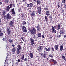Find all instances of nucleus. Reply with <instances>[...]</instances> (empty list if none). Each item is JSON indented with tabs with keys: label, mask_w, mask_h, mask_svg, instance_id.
<instances>
[{
	"label": "nucleus",
	"mask_w": 66,
	"mask_h": 66,
	"mask_svg": "<svg viewBox=\"0 0 66 66\" xmlns=\"http://www.w3.org/2000/svg\"><path fill=\"white\" fill-rule=\"evenodd\" d=\"M53 63H54V64H53V65H55V64H57V62L55 60L53 62Z\"/></svg>",
	"instance_id": "obj_31"
},
{
	"label": "nucleus",
	"mask_w": 66,
	"mask_h": 66,
	"mask_svg": "<svg viewBox=\"0 0 66 66\" xmlns=\"http://www.w3.org/2000/svg\"><path fill=\"white\" fill-rule=\"evenodd\" d=\"M24 56L23 54H22V56L20 58V59L21 60H21V62H23V61H22V60H24Z\"/></svg>",
	"instance_id": "obj_13"
},
{
	"label": "nucleus",
	"mask_w": 66,
	"mask_h": 66,
	"mask_svg": "<svg viewBox=\"0 0 66 66\" xmlns=\"http://www.w3.org/2000/svg\"><path fill=\"white\" fill-rule=\"evenodd\" d=\"M54 47L55 50H58V48H59V47H58V45H55L54 46Z\"/></svg>",
	"instance_id": "obj_23"
},
{
	"label": "nucleus",
	"mask_w": 66,
	"mask_h": 66,
	"mask_svg": "<svg viewBox=\"0 0 66 66\" xmlns=\"http://www.w3.org/2000/svg\"><path fill=\"white\" fill-rule=\"evenodd\" d=\"M36 39V36L35 35L33 36L32 38H30V44H31V45L32 46H33L35 44V42H34L35 40L34 39Z\"/></svg>",
	"instance_id": "obj_2"
},
{
	"label": "nucleus",
	"mask_w": 66,
	"mask_h": 66,
	"mask_svg": "<svg viewBox=\"0 0 66 66\" xmlns=\"http://www.w3.org/2000/svg\"><path fill=\"white\" fill-rule=\"evenodd\" d=\"M61 13H64V10H62L61 11Z\"/></svg>",
	"instance_id": "obj_58"
},
{
	"label": "nucleus",
	"mask_w": 66,
	"mask_h": 66,
	"mask_svg": "<svg viewBox=\"0 0 66 66\" xmlns=\"http://www.w3.org/2000/svg\"><path fill=\"white\" fill-rule=\"evenodd\" d=\"M1 4H2V3L0 2V5H1Z\"/></svg>",
	"instance_id": "obj_59"
},
{
	"label": "nucleus",
	"mask_w": 66,
	"mask_h": 66,
	"mask_svg": "<svg viewBox=\"0 0 66 66\" xmlns=\"http://www.w3.org/2000/svg\"><path fill=\"white\" fill-rule=\"evenodd\" d=\"M5 40V38H4L3 39V41H4V40Z\"/></svg>",
	"instance_id": "obj_56"
},
{
	"label": "nucleus",
	"mask_w": 66,
	"mask_h": 66,
	"mask_svg": "<svg viewBox=\"0 0 66 66\" xmlns=\"http://www.w3.org/2000/svg\"><path fill=\"white\" fill-rule=\"evenodd\" d=\"M40 46H42V47H43V44L41 43L40 44Z\"/></svg>",
	"instance_id": "obj_53"
},
{
	"label": "nucleus",
	"mask_w": 66,
	"mask_h": 66,
	"mask_svg": "<svg viewBox=\"0 0 66 66\" xmlns=\"http://www.w3.org/2000/svg\"><path fill=\"white\" fill-rule=\"evenodd\" d=\"M37 30H40L41 29L40 26L39 25V24L38 25L36 26Z\"/></svg>",
	"instance_id": "obj_18"
},
{
	"label": "nucleus",
	"mask_w": 66,
	"mask_h": 66,
	"mask_svg": "<svg viewBox=\"0 0 66 66\" xmlns=\"http://www.w3.org/2000/svg\"><path fill=\"white\" fill-rule=\"evenodd\" d=\"M19 10H20V11H21L22 10L21 8H20L19 9Z\"/></svg>",
	"instance_id": "obj_62"
},
{
	"label": "nucleus",
	"mask_w": 66,
	"mask_h": 66,
	"mask_svg": "<svg viewBox=\"0 0 66 66\" xmlns=\"http://www.w3.org/2000/svg\"><path fill=\"white\" fill-rule=\"evenodd\" d=\"M49 18H52V15H50L49 16Z\"/></svg>",
	"instance_id": "obj_40"
},
{
	"label": "nucleus",
	"mask_w": 66,
	"mask_h": 66,
	"mask_svg": "<svg viewBox=\"0 0 66 66\" xmlns=\"http://www.w3.org/2000/svg\"><path fill=\"white\" fill-rule=\"evenodd\" d=\"M61 27V26L60 24H59L57 25V30H60V28Z\"/></svg>",
	"instance_id": "obj_27"
},
{
	"label": "nucleus",
	"mask_w": 66,
	"mask_h": 66,
	"mask_svg": "<svg viewBox=\"0 0 66 66\" xmlns=\"http://www.w3.org/2000/svg\"><path fill=\"white\" fill-rule=\"evenodd\" d=\"M18 48H17L16 50L17 54H19L20 53V52L21 51V45L19 44L18 45Z\"/></svg>",
	"instance_id": "obj_3"
},
{
	"label": "nucleus",
	"mask_w": 66,
	"mask_h": 66,
	"mask_svg": "<svg viewBox=\"0 0 66 66\" xmlns=\"http://www.w3.org/2000/svg\"><path fill=\"white\" fill-rule=\"evenodd\" d=\"M50 11H47L46 12V15L47 16H49L50 15Z\"/></svg>",
	"instance_id": "obj_15"
},
{
	"label": "nucleus",
	"mask_w": 66,
	"mask_h": 66,
	"mask_svg": "<svg viewBox=\"0 0 66 66\" xmlns=\"http://www.w3.org/2000/svg\"><path fill=\"white\" fill-rule=\"evenodd\" d=\"M43 47L42 46H40L38 47V51L39 52H40V51H42L43 49Z\"/></svg>",
	"instance_id": "obj_10"
},
{
	"label": "nucleus",
	"mask_w": 66,
	"mask_h": 66,
	"mask_svg": "<svg viewBox=\"0 0 66 66\" xmlns=\"http://www.w3.org/2000/svg\"><path fill=\"white\" fill-rule=\"evenodd\" d=\"M37 31L39 33H40L41 32V29H40L37 30Z\"/></svg>",
	"instance_id": "obj_36"
},
{
	"label": "nucleus",
	"mask_w": 66,
	"mask_h": 66,
	"mask_svg": "<svg viewBox=\"0 0 66 66\" xmlns=\"http://www.w3.org/2000/svg\"><path fill=\"white\" fill-rule=\"evenodd\" d=\"M10 7L12 9L13 7V4L11 3L10 5Z\"/></svg>",
	"instance_id": "obj_34"
},
{
	"label": "nucleus",
	"mask_w": 66,
	"mask_h": 66,
	"mask_svg": "<svg viewBox=\"0 0 66 66\" xmlns=\"http://www.w3.org/2000/svg\"><path fill=\"white\" fill-rule=\"evenodd\" d=\"M42 38H44L45 37V36H44V35H42Z\"/></svg>",
	"instance_id": "obj_50"
},
{
	"label": "nucleus",
	"mask_w": 66,
	"mask_h": 66,
	"mask_svg": "<svg viewBox=\"0 0 66 66\" xmlns=\"http://www.w3.org/2000/svg\"><path fill=\"white\" fill-rule=\"evenodd\" d=\"M24 17V14H22V16H21L22 18V19Z\"/></svg>",
	"instance_id": "obj_46"
},
{
	"label": "nucleus",
	"mask_w": 66,
	"mask_h": 66,
	"mask_svg": "<svg viewBox=\"0 0 66 66\" xmlns=\"http://www.w3.org/2000/svg\"><path fill=\"white\" fill-rule=\"evenodd\" d=\"M41 2L39 0H37V5H39L41 4Z\"/></svg>",
	"instance_id": "obj_19"
},
{
	"label": "nucleus",
	"mask_w": 66,
	"mask_h": 66,
	"mask_svg": "<svg viewBox=\"0 0 66 66\" xmlns=\"http://www.w3.org/2000/svg\"><path fill=\"white\" fill-rule=\"evenodd\" d=\"M54 27L55 29H57V25H55V26H54Z\"/></svg>",
	"instance_id": "obj_42"
},
{
	"label": "nucleus",
	"mask_w": 66,
	"mask_h": 66,
	"mask_svg": "<svg viewBox=\"0 0 66 66\" xmlns=\"http://www.w3.org/2000/svg\"><path fill=\"white\" fill-rule=\"evenodd\" d=\"M12 46L13 47H15V45L13 43L12 44Z\"/></svg>",
	"instance_id": "obj_49"
},
{
	"label": "nucleus",
	"mask_w": 66,
	"mask_h": 66,
	"mask_svg": "<svg viewBox=\"0 0 66 66\" xmlns=\"http://www.w3.org/2000/svg\"><path fill=\"white\" fill-rule=\"evenodd\" d=\"M60 34H64V29L63 28H61L60 30Z\"/></svg>",
	"instance_id": "obj_7"
},
{
	"label": "nucleus",
	"mask_w": 66,
	"mask_h": 66,
	"mask_svg": "<svg viewBox=\"0 0 66 66\" xmlns=\"http://www.w3.org/2000/svg\"><path fill=\"white\" fill-rule=\"evenodd\" d=\"M12 52L13 53H15V52L16 51V49L15 48H13L12 50Z\"/></svg>",
	"instance_id": "obj_29"
},
{
	"label": "nucleus",
	"mask_w": 66,
	"mask_h": 66,
	"mask_svg": "<svg viewBox=\"0 0 66 66\" xmlns=\"http://www.w3.org/2000/svg\"><path fill=\"white\" fill-rule=\"evenodd\" d=\"M49 57H51L52 58H53V57L52 54H50L49 55Z\"/></svg>",
	"instance_id": "obj_35"
},
{
	"label": "nucleus",
	"mask_w": 66,
	"mask_h": 66,
	"mask_svg": "<svg viewBox=\"0 0 66 66\" xmlns=\"http://www.w3.org/2000/svg\"><path fill=\"white\" fill-rule=\"evenodd\" d=\"M22 28L23 32H27L26 27L25 26H23L22 27Z\"/></svg>",
	"instance_id": "obj_6"
},
{
	"label": "nucleus",
	"mask_w": 66,
	"mask_h": 66,
	"mask_svg": "<svg viewBox=\"0 0 66 66\" xmlns=\"http://www.w3.org/2000/svg\"><path fill=\"white\" fill-rule=\"evenodd\" d=\"M4 34H3V33L1 32V33H0V36H3V35Z\"/></svg>",
	"instance_id": "obj_43"
},
{
	"label": "nucleus",
	"mask_w": 66,
	"mask_h": 66,
	"mask_svg": "<svg viewBox=\"0 0 66 66\" xmlns=\"http://www.w3.org/2000/svg\"><path fill=\"white\" fill-rule=\"evenodd\" d=\"M63 46H64V44H62L60 46V51H62L63 49Z\"/></svg>",
	"instance_id": "obj_11"
},
{
	"label": "nucleus",
	"mask_w": 66,
	"mask_h": 66,
	"mask_svg": "<svg viewBox=\"0 0 66 66\" xmlns=\"http://www.w3.org/2000/svg\"><path fill=\"white\" fill-rule=\"evenodd\" d=\"M13 7H15V4H13Z\"/></svg>",
	"instance_id": "obj_61"
},
{
	"label": "nucleus",
	"mask_w": 66,
	"mask_h": 66,
	"mask_svg": "<svg viewBox=\"0 0 66 66\" xmlns=\"http://www.w3.org/2000/svg\"><path fill=\"white\" fill-rule=\"evenodd\" d=\"M61 36L60 35H59L58 36V37L59 38H60V37H61Z\"/></svg>",
	"instance_id": "obj_54"
},
{
	"label": "nucleus",
	"mask_w": 66,
	"mask_h": 66,
	"mask_svg": "<svg viewBox=\"0 0 66 66\" xmlns=\"http://www.w3.org/2000/svg\"><path fill=\"white\" fill-rule=\"evenodd\" d=\"M44 9L45 11H47V10H48V8H47V7H44Z\"/></svg>",
	"instance_id": "obj_41"
},
{
	"label": "nucleus",
	"mask_w": 66,
	"mask_h": 66,
	"mask_svg": "<svg viewBox=\"0 0 66 66\" xmlns=\"http://www.w3.org/2000/svg\"><path fill=\"white\" fill-rule=\"evenodd\" d=\"M29 7H32L33 6V4L32 3H30L29 4Z\"/></svg>",
	"instance_id": "obj_24"
},
{
	"label": "nucleus",
	"mask_w": 66,
	"mask_h": 66,
	"mask_svg": "<svg viewBox=\"0 0 66 66\" xmlns=\"http://www.w3.org/2000/svg\"><path fill=\"white\" fill-rule=\"evenodd\" d=\"M24 61L25 62H27V58H25L24 59Z\"/></svg>",
	"instance_id": "obj_45"
},
{
	"label": "nucleus",
	"mask_w": 66,
	"mask_h": 66,
	"mask_svg": "<svg viewBox=\"0 0 66 66\" xmlns=\"http://www.w3.org/2000/svg\"><path fill=\"white\" fill-rule=\"evenodd\" d=\"M11 12H12V14L13 15H14L15 14V10L13 8L11 9L10 11Z\"/></svg>",
	"instance_id": "obj_14"
},
{
	"label": "nucleus",
	"mask_w": 66,
	"mask_h": 66,
	"mask_svg": "<svg viewBox=\"0 0 66 66\" xmlns=\"http://www.w3.org/2000/svg\"><path fill=\"white\" fill-rule=\"evenodd\" d=\"M30 5H29V4H27L26 5V6L27 7H29Z\"/></svg>",
	"instance_id": "obj_48"
},
{
	"label": "nucleus",
	"mask_w": 66,
	"mask_h": 66,
	"mask_svg": "<svg viewBox=\"0 0 66 66\" xmlns=\"http://www.w3.org/2000/svg\"><path fill=\"white\" fill-rule=\"evenodd\" d=\"M13 22H15L13 21H11L9 23V26H13Z\"/></svg>",
	"instance_id": "obj_20"
},
{
	"label": "nucleus",
	"mask_w": 66,
	"mask_h": 66,
	"mask_svg": "<svg viewBox=\"0 0 66 66\" xmlns=\"http://www.w3.org/2000/svg\"><path fill=\"white\" fill-rule=\"evenodd\" d=\"M66 37V35H65L64 36V38H65Z\"/></svg>",
	"instance_id": "obj_60"
},
{
	"label": "nucleus",
	"mask_w": 66,
	"mask_h": 66,
	"mask_svg": "<svg viewBox=\"0 0 66 66\" xmlns=\"http://www.w3.org/2000/svg\"><path fill=\"white\" fill-rule=\"evenodd\" d=\"M22 23L23 26H24L26 24V22L24 21H23Z\"/></svg>",
	"instance_id": "obj_25"
},
{
	"label": "nucleus",
	"mask_w": 66,
	"mask_h": 66,
	"mask_svg": "<svg viewBox=\"0 0 66 66\" xmlns=\"http://www.w3.org/2000/svg\"><path fill=\"white\" fill-rule=\"evenodd\" d=\"M35 12L33 11L31 13V16L32 17H35Z\"/></svg>",
	"instance_id": "obj_12"
},
{
	"label": "nucleus",
	"mask_w": 66,
	"mask_h": 66,
	"mask_svg": "<svg viewBox=\"0 0 66 66\" xmlns=\"http://www.w3.org/2000/svg\"><path fill=\"white\" fill-rule=\"evenodd\" d=\"M10 9V7L9 6H7V7L6 8V12H9V10Z\"/></svg>",
	"instance_id": "obj_17"
},
{
	"label": "nucleus",
	"mask_w": 66,
	"mask_h": 66,
	"mask_svg": "<svg viewBox=\"0 0 66 66\" xmlns=\"http://www.w3.org/2000/svg\"><path fill=\"white\" fill-rule=\"evenodd\" d=\"M16 64H17V65H18V62H17L16 63Z\"/></svg>",
	"instance_id": "obj_64"
},
{
	"label": "nucleus",
	"mask_w": 66,
	"mask_h": 66,
	"mask_svg": "<svg viewBox=\"0 0 66 66\" xmlns=\"http://www.w3.org/2000/svg\"><path fill=\"white\" fill-rule=\"evenodd\" d=\"M37 35L38 37H42V34L41 33L38 32Z\"/></svg>",
	"instance_id": "obj_16"
},
{
	"label": "nucleus",
	"mask_w": 66,
	"mask_h": 66,
	"mask_svg": "<svg viewBox=\"0 0 66 66\" xmlns=\"http://www.w3.org/2000/svg\"><path fill=\"white\" fill-rule=\"evenodd\" d=\"M7 34H8V35H10L11 31V30H10V29L8 27L7 28Z\"/></svg>",
	"instance_id": "obj_9"
},
{
	"label": "nucleus",
	"mask_w": 66,
	"mask_h": 66,
	"mask_svg": "<svg viewBox=\"0 0 66 66\" xmlns=\"http://www.w3.org/2000/svg\"><path fill=\"white\" fill-rule=\"evenodd\" d=\"M8 40L9 41V42L10 43H12V39H9Z\"/></svg>",
	"instance_id": "obj_39"
},
{
	"label": "nucleus",
	"mask_w": 66,
	"mask_h": 66,
	"mask_svg": "<svg viewBox=\"0 0 66 66\" xmlns=\"http://www.w3.org/2000/svg\"><path fill=\"white\" fill-rule=\"evenodd\" d=\"M47 55L46 54V53H44V54H43V57H44V58H45L46 57V56Z\"/></svg>",
	"instance_id": "obj_32"
},
{
	"label": "nucleus",
	"mask_w": 66,
	"mask_h": 66,
	"mask_svg": "<svg viewBox=\"0 0 66 66\" xmlns=\"http://www.w3.org/2000/svg\"><path fill=\"white\" fill-rule=\"evenodd\" d=\"M41 56H43V54H41Z\"/></svg>",
	"instance_id": "obj_63"
},
{
	"label": "nucleus",
	"mask_w": 66,
	"mask_h": 66,
	"mask_svg": "<svg viewBox=\"0 0 66 66\" xmlns=\"http://www.w3.org/2000/svg\"><path fill=\"white\" fill-rule=\"evenodd\" d=\"M51 50L52 51H54V48H53V47H51Z\"/></svg>",
	"instance_id": "obj_33"
},
{
	"label": "nucleus",
	"mask_w": 66,
	"mask_h": 66,
	"mask_svg": "<svg viewBox=\"0 0 66 66\" xmlns=\"http://www.w3.org/2000/svg\"><path fill=\"white\" fill-rule=\"evenodd\" d=\"M4 2H5V3H9V2L10 1V0H4Z\"/></svg>",
	"instance_id": "obj_30"
},
{
	"label": "nucleus",
	"mask_w": 66,
	"mask_h": 66,
	"mask_svg": "<svg viewBox=\"0 0 66 66\" xmlns=\"http://www.w3.org/2000/svg\"><path fill=\"white\" fill-rule=\"evenodd\" d=\"M45 21L47 22V21H48V17H47V16H45Z\"/></svg>",
	"instance_id": "obj_26"
},
{
	"label": "nucleus",
	"mask_w": 66,
	"mask_h": 66,
	"mask_svg": "<svg viewBox=\"0 0 66 66\" xmlns=\"http://www.w3.org/2000/svg\"><path fill=\"white\" fill-rule=\"evenodd\" d=\"M14 44H15V45H16V44L17 43V42H14Z\"/></svg>",
	"instance_id": "obj_55"
},
{
	"label": "nucleus",
	"mask_w": 66,
	"mask_h": 66,
	"mask_svg": "<svg viewBox=\"0 0 66 66\" xmlns=\"http://www.w3.org/2000/svg\"><path fill=\"white\" fill-rule=\"evenodd\" d=\"M30 34L35 35L36 33V30L34 27H33L32 30H30Z\"/></svg>",
	"instance_id": "obj_4"
},
{
	"label": "nucleus",
	"mask_w": 66,
	"mask_h": 66,
	"mask_svg": "<svg viewBox=\"0 0 66 66\" xmlns=\"http://www.w3.org/2000/svg\"><path fill=\"white\" fill-rule=\"evenodd\" d=\"M52 30L53 33H55L56 32V30H55V29L53 26H52Z\"/></svg>",
	"instance_id": "obj_8"
},
{
	"label": "nucleus",
	"mask_w": 66,
	"mask_h": 66,
	"mask_svg": "<svg viewBox=\"0 0 66 66\" xmlns=\"http://www.w3.org/2000/svg\"><path fill=\"white\" fill-rule=\"evenodd\" d=\"M50 61H51V62H53L55 61V60L53 59H52L51 60H50Z\"/></svg>",
	"instance_id": "obj_44"
},
{
	"label": "nucleus",
	"mask_w": 66,
	"mask_h": 66,
	"mask_svg": "<svg viewBox=\"0 0 66 66\" xmlns=\"http://www.w3.org/2000/svg\"><path fill=\"white\" fill-rule=\"evenodd\" d=\"M22 1H23V2H24L27 1V0H22Z\"/></svg>",
	"instance_id": "obj_52"
},
{
	"label": "nucleus",
	"mask_w": 66,
	"mask_h": 66,
	"mask_svg": "<svg viewBox=\"0 0 66 66\" xmlns=\"http://www.w3.org/2000/svg\"><path fill=\"white\" fill-rule=\"evenodd\" d=\"M62 1V3H65L66 2V0H61Z\"/></svg>",
	"instance_id": "obj_38"
},
{
	"label": "nucleus",
	"mask_w": 66,
	"mask_h": 66,
	"mask_svg": "<svg viewBox=\"0 0 66 66\" xmlns=\"http://www.w3.org/2000/svg\"><path fill=\"white\" fill-rule=\"evenodd\" d=\"M37 11L38 13L40 14L42 13V10H41V7H37Z\"/></svg>",
	"instance_id": "obj_5"
},
{
	"label": "nucleus",
	"mask_w": 66,
	"mask_h": 66,
	"mask_svg": "<svg viewBox=\"0 0 66 66\" xmlns=\"http://www.w3.org/2000/svg\"><path fill=\"white\" fill-rule=\"evenodd\" d=\"M45 49V50L46 51H48V52H49L50 50V48H48V49L46 48V47H45L44 48Z\"/></svg>",
	"instance_id": "obj_21"
},
{
	"label": "nucleus",
	"mask_w": 66,
	"mask_h": 66,
	"mask_svg": "<svg viewBox=\"0 0 66 66\" xmlns=\"http://www.w3.org/2000/svg\"><path fill=\"white\" fill-rule=\"evenodd\" d=\"M29 56L31 58H33V54L32 53H30L29 54Z\"/></svg>",
	"instance_id": "obj_22"
},
{
	"label": "nucleus",
	"mask_w": 66,
	"mask_h": 66,
	"mask_svg": "<svg viewBox=\"0 0 66 66\" xmlns=\"http://www.w3.org/2000/svg\"><path fill=\"white\" fill-rule=\"evenodd\" d=\"M18 63H19L20 62V59H19L18 60Z\"/></svg>",
	"instance_id": "obj_51"
},
{
	"label": "nucleus",
	"mask_w": 66,
	"mask_h": 66,
	"mask_svg": "<svg viewBox=\"0 0 66 66\" xmlns=\"http://www.w3.org/2000/svg\"><path fill=\"white\" fill-rule=\"evenodd\" d=\"M24 37H23L22 36L21 37V39L22 40H23V41H24Z\"/></svg>",
	"instance_id": "obj_37"
},
{
	"label": "nucleus",
	"mask_w": 66,
	"mask_h": 66,
	"mask_svg": "<svg viewBox=\"0 0 66 66\" xmlns=\"http://www.w3.org/2000/svg\"><path fill=\"white\" fill-rule=\"evenodd\" d=\"M31 10H29V13H31Z\"/></svg>",
	"instance_id": "obj_57"
},
{
	"label": "nucleus",
	"mask_w": 66,
	"mask_h": 66,
	"mask_svg": "<svg viewBox=\"0 0 66 66\" xmlns=\"http://www.w3.org/2000/svg\"><path fill=\"white\" fill-rule=\"evenodd\" d=\"M62 57L63 60H64L65 61H66V58H65V56L64 55H62Z\"/></svg>",
	"instance_id": "obj_28"
},
{
	"label": "nucleus",
	"mask_w": 66,
	"mask_h": 66,
	"mask_svg": "<svg viewBox=\"0 0 66 66\" xmlns=\"http://www.w3.org/2000/svg\"><path fill=\"white\" fill-rule=\"evenodd\" d=\"M1 13L3 16H4L3 18L4 19L9 20V19H11V16L9 13L7 14L6 16L5 15L6 14V11H5V10H3V11Z\"/></svg>",
	"instance_id": "obj_1"
},
{
	"label": "nucleus",
	"mask_w": 66,
	"mask_h": 66,
	"mask_svg": "<svg viewBox=\"0 0 66 66\" xmlns=\"http://www.w3.org/2000/svg\"><path fill=\"white\" fill-rule=\"evenodd\" d=\"M59 3H58L57 6V7H58V8H59V7H60V5H59Z\"/></svg>",
	"instance_id": "obj_47"
}]
</instances>
